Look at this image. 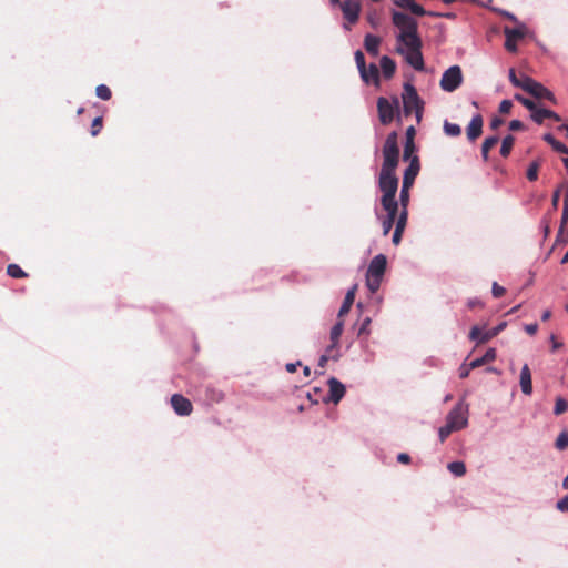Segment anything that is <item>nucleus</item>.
I'll use <instances>...</instances> for the list:
<instances>
[{"instance_id":"nucleus-38","label":"nucleus","mask_w":568,"mask_h":568,"mask_svg":"<svg viewBox=\"0 0 568 568\" xmlns=\"http://www.w3.org/2000/svg\"><path fill=\"white\" fill-rule=\"evenodd\" d=\"M485 334V332H481V329L478 326H473L469 333V337L473 341H476L477 343H485L488 339H481V336Z\"/></svg>"},{"instance_id":"nucleus-26","label":"nucleus","mask_w":568,"mask_h":568,"mask_svg":"<svg viewBox=\"0 0 568 568\" xmlns=\"http://www.w3.org/2000/svg\"><path fill=\"white\" fill-rule=\"evenodd\" d=\"M447 469L456 477H462L466 473L465 464L459 460L449 463Z\"/></svg>"},{"instance_id":"nucleus-20","label":"nucleus","mask_w":568,"mask_h":568,"mask_svg":"<svg viewBox=\"0 0 568 568\" xmlns=\"http://www.w3.org/2000/svg\"><path fill=\"white\" fill-rule=\"evenodd\" d=\"M382 72L386 79H389L394 75L396 70V64L393 59L387 55H383L379 61Z\"/></svg>"},{"instance_id":"nucleus-18","label":"nucleus","mask_w":568,"mask_h":568,"mask_svg":"<svg viewBox=\"0 0 568 568\" xmlns=\"http://www.w3.org/2000/svg\"><path fill=\"white\" fill-rule=\"evenodd\" d=\"M355 291H356V285H354L352 288H349L344 297V302L342 304V306L339 307V311H338V318H342L344 315H346L353 303H354V300H355Z\"/></svg>"},{"instance_id":"nucleus-23","label":"nucleus","mask_w":568,"mask_h":568,"mask_svg":"<svg viewBox=\"0 0 568 568\" xmlns=\"http://www.w3.org/2000/svg\"><path fill=\"white\" fill-rule=\"evenodd\" d=\"M341 356L339 351H328V346L326 347L324 354L318 359V367L324 369L328 359L337 361ZM324 371H321L320 374H323Z\"/></svg>"},{"instance_id":"nucleus-46","label":"nucleus","mask_w":568,"mask_h":568,"mask_svg":"<svg viewBox=\"0 0 568 568\" xmlns=\"http://www.w3.org/2000/svg\"><path fill=\"white\" fill-rule=\"evenodd\" d=\"M513 106V102L510 100H503L499 104L500 113H509Z\"/></svg>"},{"instance_id":"nucleus-39","label":"nucleus","mask_w":568,"mask_h":568,"mask_svg":"<svg viewBox=\"0 0 568 568\" xmlns=\"http://www.w3.org/2000/svg\"><path fill=\"white\" fill-rule=\"evenodd\" d=\"M371 317H365L358 328V336H362V335H366L368 336L371 334V328H369V325H371Z\"/></svg>"},{"instance_id":"nucleus-35","label":"nucleus","mask_w":568,"mask_h":568,"mask_svg":"<svg viewBox=\"0 0 568 568\" xmlns=\"http://www.w3.org/2000/svg\"><path fill=\"white\" fill-rule=\"evenodd\" d=\"M555 446L559 450H564L568 447V433L567 432L564 430L558 435Z\"/></svg>"},{"instance_id":"nucleus-34","label":"nucleus","mask_w":568,"mask_h":568,"mask_svg":"<svg viewBox=\"0 0 568 568\" xmlns=\"http://www.w3.org/2000/svg\"><path fill=\"white\" fill-rule=\"evenodd\" d=\"M95 94H97L98 98L106 101V100H109L111 98V90L105 84H99L95 88Z\"/></svg>"},{"instance_id":"nucleus-15","label":"nucleus","mask_w":568,"mask_h":568,"mask_svg":"<svg viewBox=\"0 0 568 568\" xmlns=\"http://www.w3.org/2000/svg\"><path fill=\"white\" fill-rule=\"evenodd\" d=\"M483 132V118L480 114H476L471 118L467 126V138L470 141L476 140Z\"/></svg>"},{"instance_id":"nucleus-47","label":"nucleus","mask_w":568,"mask_h":568,"mask_svg":"<svg viewBox=\"0 0 568 568\" xmlns=\"http://www.w3.org/2000/svg\"><path fill=\"white\" fill-rule=\"evenodd\" d=\"M102 126V119L100 116H97L92 122V130L91 134L94 136L99 133L100 129Z\"/></svg>"},{"instance_id":"nucleus-54","label":"nucleus","mask_w":568,"mask_h":568,"mask_svg":"<svg viewBox=\"0 0 568 568\" xmlns=\"http://www.w3.org/2000/svg\"><path fill=\"white\" fill-rule=\"evenodd\" d=\"M521 104L527 108L531 113L532 111L536 109L537 104L530 100V99H527L525 98V100L521 102Z\"/></svg>"},{"instance_id":"nucleus-44","label":"nucleus","mask_w":568,"mask_h":568,"mask_svg":"<svg viewBox=\"0 0 568 568\" xmlns=\"http://www.w3.org/2000/svg\"><path fill=\"white\" fill-rule=\"evenodd\" d=\"M473 368H470V362L469 363H463L458 369V373H459V377L460 378H466L469 376L470 374V371Z\"/></svg>"},{"instance_id":"nucleus-28","label":"nucleus","mask_w":568,"mask_h":568,"mask_svg":"<svg viewBox=\"0 0 568 568\" xmlns=\"http://www.w3.org/2000/svg\"><path fill=\"white\" fill-rule=\"evenodd\" d=\"M549 110L548 109H544V108H538V105L536 106V109L532 111L531 113V119L538 123V124H541L544 122L545 119H547L549 115Z\"/></svg>"},{"instance_id":"nucleus-45","label":"nucleus","mask_w":568,"mask_h":568,"mask_svg":"<svg viewBox=\"0 0 568 568\" xmlns=\"http://www.w3.org/2000/svg\"><path fill=\"white\" fill-rule=\"evenodd\" d=\"M491 293L494 297L498 298L503 296V294L505 293V288L500 286L497 282H494L491 286Z\"/></svg>"},{"instance_id":"nucleus-30","label":"nucleus","mask_w":568,"mask_h":568,"mask_svg":"<svg viewBox=\"0 0 568 568\" xmlns=\"http://www.w3.org/2000/svg\"><path fill=\"white\" fill-rule=\"evenodd\" d=\"M444 132L448 136H458L462 133V129L456 123H450L448 121L444 122Z\"/></svg>"},{"instance_id":"nucleus-58","label":"nucleus","mask_w":568,"mask_h":568,"mask_svg":"<svg viewBox=\"0 0 568 568\" xmlns=\"http://www.w3.org/2000/svg\"><path fill=\"white\" fill-rule=\"evenodd\" d=\"M503 123H504L503 119H500V118H494V119L490 121V128H491L493 130H496V129H498Z\"/></svg>"},{"instance_id":"nucleus-8","label":"nucleus","mask_w":568,"mask_h":568,"mask_svg":"<svg viewBox=\"0 0 568 568\" xmlns=\"http://www.w3.org/2000/svg\"><path fill=\"white\" fill-rule=\"evenodd\" d=\"M398 108L399 100L397 97H394L392 100L383 97L378 98L377 111L381 123L384 125L389 124L394 120L395 114L398 112Z\"/></svg>"},{"instance_id":"nucleus-64","label":"nucleus","mask_w":568,"mask_h":568,"mask_svg":"<svg viewBox=\"0 0 568 568\" xmlns=\"http://www.w3.org/2000/svg\"><path fill=\"white\" fill-rule=\"evenodd\" d=\"M558 130L565 131L566 135L568 136V123L561 124Z\"/></svg>"},{"instance_id":"nucleus-57","label":"nucleus","mask_w":568,"mask_h":568,"mask_svg":"<svg viewBox=\"0 0 568 568\" xmlns=\"http://www.w3.org/2000/svg\"><path fill=\"white\" fill-rule=\"evenodd\" d=\"M467 305H468L469 308H474L476 306H481L483 303H481V301L479 298L475 297V298L468 300Z\"/></svg>"},{"instance_id":"nucleus-51","label":"nucleus","mask_w":568,"mask_h":568,"mask_svg":"<svg viewBox=\"0 0 568 568\" xmlns=\"http://www.w3.org/2000/svg\"><path fill=\"white\" fill-rule=\"evenodd\" d=\"M524 328L529 335H535L538 331V325L537 323L526 324Z\"/></svg>"},{"instance_id":"nucleus-61","label":"nucleus","mask_w":568,"mask_h":568,"mask_svg":"<svg viewBox=\"0 0 568 568\" xmlns=\"http://www.w3.org/2000/svg\"><path fill=\"white\" fill-rule=\"evenodd\" d=\"M301 365V362H296V363H288L286 364V371L290 372V373H294L297 368V366Z\"/></svg>"},{"instance_id":"nucleus-29","label":"nucleus","mask_w":568,"mask_h":568,"mask_svg":"<svg viewBox=\"0 0 568 568\" xmlns=\"http://www.w3.org/2000/svg\"><path fill=\"white\" fill-rule=\"evenodd\" d=\"M407 9H409L416 16H425V14H429V16H434V17L442 16L439 13L427 12L420 4L416 3L414 0L412 1V3H408Z\"/></svg>"},{"instance_id":"nucleus-60","label":"nucleus","mask_w":568,"mask_h":568,"mask_svg":"<svg viewBox=\"0 0 568 568\" xmlns=\"http://www.w3.org/2000/svg\"><path fill=\"white\" fill-rule=\"evenodd\" d=\"M414 135H415V128L410 125L406 130V138H407L406 141H413Z\"/></svg>"},{"instance_id":"nucleus-21","label":"nucleus","mask_w":568,"mask_h":568,"mask_svg":"<svg viewBox=\"0 0 568 568\" xmlns=\"http://www.w3.org/2000/svg\"><path fill=\"white\" fill-rule=\"evenodd\" d=\"M496 358V351L495 348H488L486 353L478 358H475L470 362V368H477L481 365L493 362Z\"/></svg>"},{"instance_id":"nucleus-55","label":"nucleus","mask_w":568,"mask_h":568,"mask_svg":"<svg viewBox=\"0 0 568 568\" xmlns=\"http://www.w3.org/2000/svg\"><path fill=\"white\" fill-rule=\"evenodd\" d=\"M560 190L564 192V206H568V184H560Z\"/></svg>"},{"instance_id":"nucleus-24","label":"nucleus","mask_w":568,"mask_h":568,"mask_svg":"<svg viewBox=\"0 0 568 568\" xmlns=\"http://www.w3.org/2000/svg\"><path fill=\"white\" fill-rule=\"evenodd\" d=\"M355 62H356L359 73H361L362 80L367 81L368 77H367V68L365 64V57H364L363 52L359 50H357L355 52Z\"/></svg>"},{"instance_id":"nucleus-9","label":"nucleus","mask_w":568,"mask_h":568,"mask_svg":"<svg viewBox=\"0 0 568 568\" xmlns=\"http://www.w3.org/2000/svg\"><path fill=\"white\" fill-rule=\"evenodd\" d=\"M463 83V73L459 65H452L442 75L439 85L445 92L456 91Z\"/></svg>"},{"instance_id":"nucleus-36","label":"nucleus","mask_w":568,"mask_h":568,"mask_svg":"<svg viewBox=\"0 0 568 568\" xmlns=\"http://www.w3.org/2000/svg\"><path fill=\"white\" fill-rule=\"evenodd\" d=\"M367 81H364L365 83H378V68L376 64L372 63L369 68L367 69Z\"/></svg>"},{"instance_id":"nucleus-27","label":"nucleus","mask_w":568,"mask_h":568,"mask_svg":"<svg viewBox=\"0 0 568 568\" xmlns=\"http://www.w3.org/2000/svg\"><path fill=\"white\" fill-rule=\"evenodd\" d=\"M514 142H515V138L510 134L506 135L503 139L501 146H500L501 156L507 158L509 155V153L513 149Z\"/></svg>"},{"instance_id":"nucleus-17","label":"nucleus","mask_w":568,"mask_h":568,"mask_svg":"<svg viewBox=\"0 0 568 568\" xmlns=\"http://www.w3.org/2000/svg\"><path fill=\"white\" fill-rule=\"evenodd\" d=\"M381 38L374 34H366L364 39L365 50L373 57H377L379 52Z\"/></svg>"},{"instance_id":"nucleus-53","label":"nucleus","mask_w":568,"mask_h":568,"mask_svg":"<svg viewBox=\"0 0 568 568\" xmlns=\"http://www.w3.org/2000/svg\"><path fill=\"white\" fill-rule=\"evenodd\" d=\"M560 193H561V190H560V186H559V187L554 192V194H552V201H551V204H552V207H554L555 210L558 207Z\"/></svg>"},{"instance_id":"nucleus-16","label":"nucleus","mask_w":568,"mask_h":568,"mask_svg":"<svg viewBox=\"0 0 568 568\" xmlns=\"http://www.w3.org/2000/svg\"><path fill=\"white\" fill-rule=\"evenodd\" d=\"M386 211V216L383 219L382 221V227H383V234L384 235H387L394 223H395V219L397 216V212H398V206H392L390 209H384Z\"/></svg>"},{"instance_id":"nucleus-33","label":"nucleus","mask_w":568,"mask_h":568,"mask_svg":"<svg viewBox=\"0 0 568 568\" xmlns=\"http://www.w3.org/2000/svg\"><path fill=\"white\" fill-rule=\"evenodd\" d=\"M568 409V403L562 397H557L555 407H554V414L555 415H561Z\"/></svg>"},{"instance_id":"nucleus-31","label":"nucleus","mask_w":568,"mask_h":568,"mask_svg":"<svg viewBox=\"0 0 568 568\" xmlns=\"http://www.w3.org/2000/svg\"><path fill=\"white\" fill-rule=\"evenodd\" d=\"M7 273L9 276L14 278H22L27 276V273L18 264H9Z\"/></svg>"},{"instance_id":"nucleus-14","label":"nucleus","mask_w":568,"mask_h":568,"mask_svg":"<svg viewBox=\"0 0 568 568\" xmlns=\"http://www.w3.org/2000/svg\"><path fill=\"white\" fill-rule=\"evenodd\" d=\"M344 331V321L338 318V321L334 324L329 333L331 344L328 345V351H339V338Z\"/></svg>"},{"instance_id":"nucleus-37","label":"nucleus","mask_w":568,"mask_h":568,"mask_svg":"<svg viewBox=\"0 0 568 568\" xmlns=\"http://www.w3.org/2000/svg\"><path fill=\"white\" fill-rule=\"evenodd\" d=\"M539 163L534 161L529 164L527 169V179L529 181H536L538 178Z\"/></svg>"},{"instance_id":"nucleus-22","label":"nucleus","mask_w":568,"mask_h":568,"mask_svg":"<svg viewBox=\"0 0 568 568\" xmlns=\"http://www.w3.org/2000/svg\"><path fill=\"white\" fill-rule=\"evenodd\" d=\"M542 139L551 145V148L562 154L568 155V148L560 141L556 140L552 134L546 133L544 134Z\"/></svg>"},{"instance_id":"nucleus-56","label":"nucleus","mask_w":568,"mask_h":568,"mask_svg":"<svg viewBox=\"0 0 568 568\" xmlns=\"http://www.w3.org/2000/svg\"><path fill=\"white\" fill-rule=\"evenodd\" d=\"M397 462L402 464H408L410 462V456L406 453H400L397 455Z\"/></svg>"},{"instance_id":"nucleus-50","label":"nucleus","mask_w":568,"mask_h":568,"mask_svg":"<svg viewBox=\"0 0 568 568\" xmlns=\"http://www.w3.org/2000/svg\"><path fill=\"white\" fill-rule=\"evenodd\" d=\"M523 128H524V124L519 120H511L509 122V130L510 131H518V130H521Z\"/></svg>"},{"instance_id":"nucleus-48","label":"nucleus","mask_w":568,"mask_h":568,"mask_svg":"<svg viewBox=\"0 0 568 568\" xmlns=\"http://www.w3.org/2000/svg\"><path fill=\"white\" fill-rule=\"evenodd\" d=\"M557 509L560 511H568V495L557 503Z\"/></svg>"},{"instance_id":"nucleus-63","label":"nucleus","mask_w":568,"mask_h":568,"mask_svg":"<svg viewBox=\"0 0 568 568\" xmlns=\"http://www.w3.org/2000/svg\"><path fill=\"white\" fill-rule=\"evenodd\" d=\"M549 113H550V114H549V115H547V116H548L547 119H552V120H555V121H557V122H559V121L561 120V118H560L556 112H554V111L549 110Z\"/></svg>"},{"instance_id":"nucleus-62","label":"nucleus","mask_w":568,"mask_h":568,"mask_svg":"<svg viewBox=\"0 0 568 568\" xmlns=\"http://www.w3.org/2000/svg\"><path fill=\"white\" fill-rule=\"evenodd\" d=\"M413 0H395V4L398 7L408 8V3H412Z\"/></svg>"},{"instance_id":"nucleus-49","label":"nucleus","mask_w":568,"mask_h":568,"mask_svg":"<svg viewBox=\"0 0 568 568\" xmlns=\"http://www.w3.org/2000/svg\"><path fill=\"white\" fill-rule=\"evenodd\" d=\"M505 48L509 51V52H515L517 50V45H516V41L510 39V38H506V41H505Z\"/></svg>"},{"instance_id":"nucleus-32","label":"nucleus","mask_w":568,"mask_h":568,"mask_svg":"<svg viewBox=\"0 0 568 568\" xmlns=\"http://www.w3.org/2000/svg\"><path fill=\"white\" fill-rule=\"evenodd\" d=\"M407 216H408L407 206H402V211H400L397 220L395 219V221H396L395 229L404 231L406 223H407Z\"/></svg>"},{"instance_id":"nucleus-43","label":"nucleus","mask_w":568,"mask_h":568,"mask_svg":"<svg viewBox=\"0 0 568 568\" xmlns=\"http://www.w3.org/2000/svg\"><path fill=\"white\" fill-rule=\"evenodd\" d=\"M414 149H415L414 141H406L405 146H404V154H403V158L405 161L410 159V154L413 153Z\"/></svg>"},{"instance_id":"nucleus-19","label":"nucleus","mask_w":568,"mask_h":568,"mask_svg":"<svg viewBox=\"0 0 568 568\" xmlns=\"http://www.w3.org/2000/svg\"><path fill=\"white\" fill-rule=\"evenodd\" d=\"M528 32L527 27L524 23H518L516 28H508L506 27L504 29V33L506 38H510L515 41H518L523 39Z\"/></svg>"},{"instance_id":"nucleus-6","label":"nucleus","mask_w":568,"mask_h":568,"mask_svg":"<svg viewBox=\"0 0 568 568\" xmlns=\"http://www.w3.org/2000/svg\"><path fill=\"white\" fill-rule=\"evenodd\" d=\"M419 172V161L417 156H413L408 168L404 172L402 189L399 193L400 206H408L409 190Z\"/></svg>"},{"instance_id":"nucleus-25","label":"nucleus","mask_w":568,"mask_h":568,"mask_svg":"<svg viewBox=\"0 0 568 568\" xmlns=\"http://www.w3.org/2000/svg\"><path fill=\"white\" fill-rule=\"evenodd\" d=\"M498 140L499 139L497 135L488 136L484 140V142L481 144V156L485 161L488 160L489 151L491 148H494L497 144Z\"/></svg>"},{"instance_id":"nucleus-3","label":"nucleus","mask_w":568,"mask_h":568,"mask_svg":"<svg viewBox=\"0 0 568 568\" xmlns=\"http://www.w3.org/2000/svg\"><path fill=\"white\" fill-rule=\"evenodd\" d=\"M509 81L514 87L521 88L532 97L537 99H547L555 101L552 92H550L541 83L535 81L532 78L521 73L519 77L516 74L514 69L509 70Z\"/></svg>"},{"instance_id":"nucleus-4","label":"nucleus","mask_w":568,"mask_h":568,"mask_svg":"<svg viewBox=\"0 0 568 568\" xmlns=\"http://www.w3.org/2000/svg\"><path fill=\"white\" fill-rule=\"evenodd\" d=\"M387 266V258L384 254H377L372 258L366 271V286L371 293H376L382 284Z\"/></svg>"},{"instance_id":"nucleus-5","label":"nucleus","mask_w":568,"mask_h":568,"mask_svg":"<svg viewBox=\"0 0 568 568\" xmlns=\"http://www.w3.org/2000/svg\"><path fill=\"white\" fill-rule=\"evenodd\" d=\"M403 109L406 115L415 114L417 122L422 120L424 102L419 98L415 87L410 83L404 84L402 94Z\"/></svg>"},{"instance_id":"nucleus-59","label":"nucleus","mask_w":568,"mask_h":568,"mask_svg":"<svg viewBox=\"0 0 568 568\" xmlns=\"http://www.w3.org/2000/svg\"><path fill=\"white\" fill-rule=\"evenodd\" d=\"M550 342H551L552 351H557L562 346V344L556 339L555 335L550 336Z\"/></svg>"},{"instance_id":"nucleus-2","label":"nucleus","mask_w":568,"mask_h":568,"mask_svg":"<svg viewBox=\"0 0 568 568\" xmlns=\"http://www.w3.org/2000/svg\"><path fill=\"white\" fill-rule=\"evenodd\" d=\"M399 161L398 135L394 131L389 133L383 146V164L378 178V187L383 193L381 204L383 209L398 206L395 199L398 189V179L395 170Z\"/></svg>"},{"instance_id":"nucleus-12","label":"nucleus","mask_w":568,"mask_h":568,"mask_svg":"<svg viewBox=\"0 0 568 568\" xmlns=\"http://www.w3.org/2000/svg\"><path fill=\"white\" fill-rule=\"evenodd\" d=\"M171 405L174 412L180 416H187L192 412V404L191 402L180 394H174L171 397Z\"/></svg>"},{"instance_id":"nucleus-1","label":"nucleus","mask_w":568,"mask_h":568,"mask_svg":"<svg viewBox=\"0 0 568 568\" xmlns=\"http://www.w3.org/2000/svg\"><path fill=\"white\" fill-rule=\"evenodd\" d=\"M392 20L398 29L396 52L402 54L405 61L416 71H423L425 69L422 53L423 42L418 34L417 21L399 11L393 12Z\"/></svg>"},{"instance_id":"nucleus-41","label":"nucleus","mask_w":568,"mask_h":568,"mask_svg":"<svg viewBox=\"0 0 568 568\" xmlns=\"http://www.w3.org/2000/svg\"><path fill=\"white\" fill-rule=\"evenodd\" d=\"M452 433H454V430L450 429L447 424H445L438 429L439 440L444 443Z\"/></svg>"},{"instance_id":"nucleus-13","label":"nucleus","mask_w":568,"mask_h":568,"mask_svg":"<svg viewBox=\"0 0 568 568\" xmlns=\"http://www.w3.org/2000/svg\"><path fill=\"white\" fill-rule=\"evenodd\" d=\"M519 385L523 394L527 396L532 394L531 372L527 364H524V366L520 369Z\"/></svg>"},{"instance_id":"nucleus-42","label":"nucleus","mask_w":568,"mask_h":568,"mask_svg":"<svg viewBox=\"0 0 568 568\" xmlns=\"http://www.w3.org/2000/svg\"><path fill=\"white\" fill-rule=\"evenodd\" d=\"M568 222V206L562 207V214H561V222H560V229L557 239L559 240L561 237L562 231L565 225Z\"/></svg>"},{"instance_id":"nucleus-7","label":"nucleus","mask_w":568,"mask_h":568,"mask_svg":"<svg viewBox=\"0 0 568 568\" xmlns=\"http://www.w3.org/2000/svg\"><path fill=\"white\" fill-rule=\"evenodd\" d=\"M446 424L454 432H458L468 425V405L459 400L447 414Z\"/></svg>"},{"instance_id":"nucleus-52","label":"nucleus","mask_w":568,"mask_h":568,"mask_svg":"<svg viewBox=\"0 0 568 568\" xmlns=\"http://www.w3.org/2000/svg\"><path fill=\"white\" fill-rule=\"evenodd\" d=\"M403 232L404 231H402V230L395 229V231L393 233V237H392V242L395 245H398L400 243Z\"/></svg>"},{"instance_id":"nucleus-40","label":"nucleus","mask_w":568,"mask_h":568,"mask_svg":"<svg viewBox=\"0 0 568 568\" xmlns=\"http://www.w3.org/2000/svg\"><path fill=\"white\" fill-rule=\"evenodd\" d=\"M506 326V323H500L498 326L493 328L491 331L485 332V334L481 336V339H490L494 336L498 335Z\"/></svg>"},{"instance_id":"nucleus-10","label":"nucleus","mask_w":568,"mask_h":568,"mask_svg":"<svg viewBox=\"0 0 568 568\" xmlns=\"http://www.w3.org/2000/svg\"><path fill=\"white\" fill-rule=\"evenodd\" d=\"M342 13L347 23L343 24L345 30H349L352 24H355L361 14V3L358 0H344L341 4Z\"/></svg>"},{"instance_id":"nucleus-11","label":"nucleus","mask_w":568,"mask_h":568,"mask_svg":"<svg viewBox=\"0 0 568 568\" xmlns=\"http://www.w3.org/2000/svg\"><path fill=\"white\" fill-rule=\"evenodd\" d=\"M328 395L324 398V402H332L338 404L345 395V386L335 377L328 379Z\"/></svg>"}]
</instances>
